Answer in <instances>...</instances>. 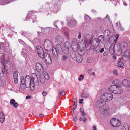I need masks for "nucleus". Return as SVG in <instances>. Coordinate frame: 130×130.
Instances as JSON below:
<instances>
[{
  "instance_id": "obj_1",
  "label": "nucleus",
  "mask_w": 130,
  "mask_h": 130,
  "mask_svg": "<svg viewBox=\"0 0 130 130\" xmlns=\"http://www.w3.org/2000/svg\"><path fill=\"white\" fill-rule=\"evenodd\" d=\"M38 81L37 76L35 73L32 74V76L31 77L28 75H26L24 79L26 87L30 88L31 91H34L35 89V85L37 86L39 84Z\"/></svg>"
},
{
  "instance_id": "obj_2",
  "label": "nucleus",
  "mask_w": 130,
  "mask_h": 130,
  "mask_svg": "<svg viewBox=\"0 0 130 130\" xmlns=\"http://www.w3.org/2000/svg\"><path fill=\"white\" fill-rule=\"evenodd\" d=\"M36 48L39 56L42 59L44 58L47 63H51V59L50 55L46 52H44L42 48L40 46H37Z\"/></svg>"
},
{
  "instance_id": "obj_3",
  "label": "nucleus",
  "mask_w": 130,
  "mask_h": 130,
  "mask_svg": "<svg viewBox=\"0 0 130 130\" xmlns=\"http://www.w3.org/2000/svg\"><path fill=\"white\" fill-rule=\"evenodd\" d=\"M108 90L111 92L115 94H120L123 92L121 87L119 86L112 85L108 88Z\"/></svg>"
},
{
  "instance_id": "obj_4",
  "label": "nucleus",
  "mask_w": 130,
  "mask_h": 130,
  "mask_svg": "<svg viewBox=\"0 0 130 130\" xmlns=\"http://www.w3.org/2000/svg\"><path fill=\"white\" fill-rule=\"evenodd\" d=\"M113 95L112 93L110 92H105L101 95L100 99L105 102H108L112 99Z\"/></svg>"
},
{
  "instance_id": "obj_5",
  "label": "nucleus",
  "mask_w": 130,
  "mask_h": 130,
  "mask_svg": "<svg viewBox=\"0 0 130 130\" xmlns=\"http://www.w3.org/2000/svg\"><path fill=\"white\" fill-rule=\"evenodd\" d=\"M35 67L37 71L42 72L43 69H46L47 68V65L44 62L40 63L37 62L36 64Z\"/></svg>"
},
{
  "instance_id": "obj_6",
  "label": "nucleus",
  "mask_w": 130,
  "mask_h": 130,
  "mask_svg": "<svg viewBox=\"0 0 130 130\" xmlns=\"http://www.w3.org/2000/svg\"><path fill=\"white\" fill-rule=\"evenodd\" d=\"M44 46L45 49L47 51H49L53 49L52 43L49 40H45L44 43Z\"/></svg>"
},
{
  "instance_id": "obj_7",
  "label": "nucleus",
  "mask_w": 130,
  "mask_h": 130,
  "mask_svg": "<svg viewBox=\"0 0 130 130\" xmlns=\"http://www.w3.org/2000/svg\"><path fill=\"white\" fill-rule=\"evenodd\" d=\"M56 47V48L55 47H53L52 50V52L53 56L56 58L57 57L58 53H60L62 50V49L59 45H57Z\"/></svg>"
},
{
  "instance_id": "obj_8",
  "label": "nucleus",
  "mask_w": 130,
  "mask_h": 130,
  "mask_svg": "<svg viewBox=\"0 0 130 130\" xmlns=\"http://www.w3.org/2000/svg\"><path fill=\"white\" fill-rule=\"evenodd\" d=\"M111 125L114 127H117L120 125V122L119 120L116 118L111 119L110 121Z\"/></svg>"
},
{
  "instance_id": "obj_9",
  "label": "nucleus",
  "mask_w": 130,
  "mask_h": 130,
  "mask_svg": "<svg viewBox=\"0 0 130 130\" xmlns=\"http://www.w3.org/2000/svg\"><path fill=\"white\" fill-rule=\"evenodd\" d=\"M71 47L70 44L68 42L65 43V45L62 49V51L65 54H68L69 52V48Z\"/></svg>"
},
{
  "instance_id": "obj_10",
  "label": "nucleus",
  "mask_w": 130,
  "mask_h": 130,
  "mask_svg": "<svg viewBox=\"0 0 130 130\" xmlns=\"http://www.w3.org/2000/svg\"><path fill=\"white\" fill-rule=\"evenodd\" d=\"M97 44L98 45L100 43L102 44H104V38L103 35H101L99 36L98 39L96 40Z\"/></svg>"
},
{
  "instance_id": "obj_11",
  "label": "nucleus",
  "mask_w": 130,
  "mask_h": 130,
  "mask_svg": "<svg viewBox=\"0 0 130 130\" xmlns=\"http://www.w3.org/2000/svg\"><path fill=\"white\" fill-rule=\"evenodd\" d=\"M108 110V107L107 106L104 105L100 108L99 111L102 114H104L106 113Z\"/></svg>"
},
{
  "instance_id": "obj_12",
  "label": "nucleus",
  "mask_w": 130,
  "mask_h": 130,
  "mask_svg": "<svg viewBox=\"0 0 130 130\" xmlns=\"http://www.w3.org/2000/svg\"><path fill=\"white\" fill-rule=\"evenodd\" d=\"M26 87L24 82V79L23 76L21 77V88L22 90H24Z\"/></svg>"
},
{
  "instance_id": "obj_13",
  "label": "nucleus",
  "mask_w": 130,
  "mask_h": 130,
  "mask_svg": "<svg viewBox=\"0 0 130 130\" xmlns=\"http://www.w3.org/2000/svg\"><path fill=\"white\" fill-rule=\"evenodd\" d=\"M4 67L5 69H6V70H9L11 69V66L10 62L7 60H6L4 64Z\"/></svg>"
},
{
  "instance_id": "obj_14",
  "label": "nucleus",
  "mask_w": 130,
  "mask_h": 130,
  "mask_svg": "<svg viewBox=\"0 0 130 130\" xmlns=\"http://www.w3.org/2000/svg\"><path fill=\"white\" fill-rule=\"evenodd\" d=\"M76 23V21L75 20H70L67 23V25L68 26L70 27H73L75 26Z\"/></svg>"
},
{
  "instance_id": "obj_15",
  "label": "nucleus",
  "mask_w": 130,
  "mask_h": 130,
  "mask_svg": "<svg viewBox=\"0 0 130 130\" xmlns=\"http://www.w3.org/2000/svg\"><path fill=\"white\" fill-rule=\"evenodd\" d=\"M120 46L121 51L123 52L126 50L128 47L127 44L125 42L121 44Z\"/></svg>"
},
{
  "instance_id": "obj_16",
  "label": "nucleus",
  "mask_w": 130,
  "mask_h": 130,
  "mask_svg": "<svg viewBox=\"0 0 130 130\" xmlns=\"http://www.w3.org/2000/svg\"><path fill=\"white\" fill-rule=\"evenodd\" d=\"M13 76L14 82L17 84L18 82V73L17 71H15L13 74Z\"/></svg>"
},
{
  "instance_id": "obj_17",
  "label": "nucleus",
  "mask_w": 130,
  "mask_h": 130,
  "mask_svg": "<svg viewBox=\"0 0 130 130\" xmlns=\"http://www.w3.org/2000/svg\"><path fill=\"white\" fill-rule=\"evenodd\" d=\"M72 48H74V46L76 49H77L78 47V41L76 39H74L73 40L72 44Z\"/></svg>"
},
{
  "instance_id": "obj_18",
  "label": "nucleus",
  "mask_w": 130,
  "mask_h": 130,
  "mask_svg": "<svg viewBox=\"0 0 130 130\" xmlns=\"http://www.w3.org/2000/svg\"><path fill=\"white\" fill-rule=\"evenodd\" d=\"M5 116L4 113L2 112H0V122L3 123L5 121Z\"/></svg>"
},
{
  "instance_id": "obj_19",
  "label": "nucleus",
  "mask_w": 130,
  "mask_h": 130,
  "mask_svg": "<svg viewBox=\"0 0 130 130\" xmlns=\"http://www.w3.org/2000/svg\"><path fill=\"white\" fill-rule=\"evenodd\" d=\"M122 83L124 86L127 87L128 88L130 86V83L126 79H124L123 80Z\"/></svg>"
},
{
  "instance_id": "obj_20",
  "label": "nucleus",
  "mask_w": 130,
  "mask_h": 130,
  "mask_svg": "<svg viewBox=\"0 0 130 130\" xmlns=\"http://www.w3.org/2000/svg\"><path fill=\"white\" fill-rule=\"evenodd\" d=\"M10 104L11 105H13L15 108H17L18 106V104L15 100L14 99H11L10 101Z\"/></svg>"
},
{
  "instance_id": "obj_21",
  "label": "nucleus",
  "mask_w": 130,
  "mask_h": 130,
  "mask_svg": "<svg viewBox=\"0 0 130 130\" xmlns=\"http://www.w3.org/2000/svg\"><path fill=\"white\" fill-rule=\"evenodd\" d=\"M54 26L56 28H57V25L58 26L61 25L63 26V23L62 22H59V21H55L54 23Z\"/></svg>"
},
{
  "instance_id": "obj_22",
  "label": "nucleus",
  "mask_w": 130,
  "mask_h": 130,
  "mask_svg": "<svg viewBox=\"0 0 130 130\" xmlns=\"http://www.w3.org/2000/svg\"><path fill=\"white\" fill-rule=\"evenodd\" d=\"M127 52H125L124 55L122 57V59L124 61H127L129 58H130V56L128 57L127 56Z\"/></svg>"
},
{
  "instance_id": "obj_23",
  "label": "nucleus",
  "mask_w": 130,
  "mask_h": 130,
  "mask_svg": "<svg viewBox=\"0 0 130 130\" xmlns=\"http://www.w3.org/2000/svg\"><path fill=\"white\" fill-rule=\"evenodd\" d=\"M89 94L86 92L83 93H82L81 95V97L82 98H88L89 97Z\"/></svg>"
},
{
  "instance_id": "obj_24",
  "label": "nucleus",
  "mask_w": 130,
  "mask_h": 130,
  "mask_svg": "<svg viewBox=\"0 0 130 130\" xmlns=\"http://www.w3.org/2000/svg\"><path fill=\"white\" fill-rule=\"evenodd\" d=\"M104 34L106 36L109 37L111 35V32L110 30H106L105 31Z\"/></svg>"
},
{
  "instance_id": "obj_25",
  "label": "nucleus",
  "mask_w": 130,
  "mask_h": 130,
  "mask_svg": "<svg viewBox=\"0 0 130 130\" xmlns=\"http://www.w3.org/2000/svg\"><path fill=\"white\" fill-rule=\"evenodd\" d=\"M70 56L72 58H74L76 57V53L73 51L70 53Z\"/></svg>"
},
{
  "instance_id": "obj_26",
  "label": "nucleus",
  "mask_w": 130,
  "mask_h": 130,
  "mask_svg": "<svg viewBox=\"0 0 130 130\" xmlns=\"http://www.w3.org/2000/svg\"><path fill=\"white\" fill-rule=\"evenodd\" d=\"M117 66L120 67L121 68H123V66L124 65V63L121 61H119L117 63Z\"/></svg>"
},
{
  "instance_id": "obj_27",
  "label": "nucleus",
  "mask_w": 130,
  "mask_h": 130,
  "mask_svg": "<svg viewBox=\"0 0 130 130\" xmlns=\"http://www.w3.org/2000/svg\"><path fill=\"white\" fill-rule=\"evenodd\" d=\"M45 78L43 76H41L40 78V80L42 84H44L45 82Z\"/></svg>"
},
{
  "instance_id": "obj_28",
  "label": "nucleus",
  "mask_w": 130,
  "mask_h": 130,
  "mask_svg": "<svg viewBox=\"0 0 130 130\" xmlns=\"http://www.w3.org/2000/svg\"><path fill=\"white\" fill-rule=\"evenodd\" d=\"M44 78L46 80H48L49 78V76L48 74L46 72H45L44 76H43Z\"/></svg>"
},
{
  "instance_id": "obj_29",
  "label": "nucleus",
  "mask_w": 130,
  "mask_h": 130,
  "mask_svg": "<svg viewBox=\"0 0 130 130\" xmlns=\"http://www.w3.org/2000/svg\"><path fill=\"white\" fill-rule=\"evenodd\" d=\"M119 82L120 81L119 80L116 79L113 80L112 82V83L114 85H117L119 84L120 83Z\"/></svg>"
},
{
  "instance_id": "obj_30",
  "label": "nucleus",
  "mask_w": 130,
  "mask_h": 130,
  "mask_svg": "<svg viewBox=\"0 0 130 130\" xmlns=\"http://www.w3.org/2000/svg\"><path fill=\"white\" fill-rule=\"evenodd\" d=\"M76 60L78 62L80 63L82 62V59L80 57L78 56L76 58Z\"/></svg>"
},
{
  "instance_id": "obj_31",
  "label": "nucleus",
  "mask_w": 130,
  "mask_h": 130,
  "mask_svg": "<svg viewBox=\"0 0 130 130\" xmlns=\"http://www.w3.org/2000/svg\"><path fill=\"white\" fill-rule=\"evenodd\" d=\"M67 59V56L65 55H63L61 59L63 61H66Z\"/></svg>"
},
{
  "instance_id": "obj_32",
  "label": "nucleus",
  "mask_w": 130,
  "mask_h": 130,
  "mask_svg": "<svg viewBox=\"0 0 130 130\" xmlns=\"http://www.w3.org/2000/svg\"><path fill=\"white\" fill-rule=\"evenodd\" d=\"M59 94L58 96L60 98V96L63 94L65 92L63 90H61L59 91Z\"/></svg>"
},
{
  "instance_id": "obj_33",
  "label": "nucleus",
  "mask_w": 130,
  "mask_h": 130,
  "mask_svg": "<svg viewBox=\"0 0 130 130\" xmlns=\"http://www.w3.org/2000/svg\"><path fill=\"white\" fill-rule=\"evenodd\" d=\"M113 37V38H115V40H114V41L115 42H116L117 40L119 37V35L118 34H117L116 35H113V36H111V37Z\"/></svg>"
},
{
  "instance_id": "obj_34",
  "label": "nucleus",
  "mask_w": 130,
  "mask_h": 130,
  "mask_svg": "<svg viewBox=\"0 0 130 130\" xmlns=\"http://www.w3.org/2000/svg\"><path fill=\"white\" fill-rule=\"evenodd\" d=\"M4 47L3 45L1 44H0V53H2L4 51Z\"/></svg>"
},
{
  "instance_id": "obj_35",
  "label": "nucleus",
  "mask_w": 130,
  "mask_h": 130,
  "mask_svg": "<svg viewBox=\"0 0 130 130\" xmlns=\"http://www.w3.org/2000/svg\"><path fill=\"white\" fill-rule=\"evenodd\" d=\"M85 20H91L90 17L86 14H85Z\"/></svg>"
},
{
  "instance_id": "obj_36",
  "label": "nucleus",
  "mask_w": 130,
  "mask_h": 130,
  "mask_svg": "<svg viewBox=\"0 0 130 130\" xmlns=\"http://www.w3.org/2000/svg\"><path fill=\"white\" fill-rule=\"evenodd\" d=\"M79 78L78 79V80L79 81L82 80L84 78V76L82 74L80 75L79 76Z\"/></svg>"
},
{
  "instance_id": "obj_37",
  "label": "nucleus",
  "mask_w": 130,
  "mask_h": 130,
  "mask_svg": "<svg viewBox=\"0 0 130 130\" xmlns=\"http://www.w3.org/2000/svg\"><path fill=\"white\" fill-rule=\"evenodd\" d=\"M118 24H119V27H120V28L121 29V30L122 31L124 30V29L123 27H121V26L120 25V22H118L116 23V25L117 26H118Z\"/></svg>"
},
{
  "instance_id": "obj_38",
  "label": "nucleus",
  "mask_w": 130,
  "mask_h": 130,
  "mask_svg": "<svg viewBox=\"0 0 130 130\" xmlns=\"http://www.w3.org/2000/svg\"><path fill=\"white\" fill-rule=\"evenodd\" d=\"M56 39L58 41H60L62 39V38L61 36H58L56 37Z\"/></svg>"
},
{
  "instance_id": "obj_39",
  "label": "nucleus",
  "mask_w": 130,
  "mask_h": 130,
  "mask_svg": "<svg viewBox=\"0 0 130 130\" xmlns=\"http://www.w3.org/2000/svg\"><path fill=\"white\" fill-rule=\"evenodd\" d=\"M93 60V59L91 58H89L88 59L87 62L88 63H90Z\"/></svg>"
},
{
  "instance_id": "obj_40",
  "label": "nucleus",
  "mask_w": 130,
  "mask_h": 130,
  "mask_svg": "<svg viewBox=\"0 0 130 130\" xmlns=\"http://www.w3.org/2000/svg\"><path fill=\"white\" fill-rule=\"evenodd\" d=\"M6 69H5V68H2V74H4L5 73V71L6 70Z\"/></svg>"
},
{
  "instance_id": "obj_41",
  "label": "nucleus",
  "mask_w": 130,
  "mask_h": 130,
  "mask_svg": "<svg viewBox=\"0 0 130 130\" xmlns=\"http://www.w3.org/2000/svg\"><path fill=\"white\" fill-rule=\"evenodd\" d=\"M125 52H127V56L128 57H129L130 56V51L129 50H127L126 51H125Z\"/></svg>"
},
{
  "instance_id": "obj_42",
  "label": "nucleus",
  "mask_w": 130,
  "mask_h": 130,
  "mask_svg": "<svg viewBox=\"0 0 130 130\" xmlns=\"http://www.w3.org/2000/svg\"><path fill=\"white\" fill-rule=\"evenodd\" d=\"M128 128L127 127H123L121 128V130H127Z\"/></svg>"
},
{
  "instance_id": "obj_43",
  "label": "nucleus",
  "mask_w": 130,
  "mask_h": 130,
  "mask_svg": "<svg viewBox=\"0 0 130 130\" xmlns=\"http://www.w3.org/2000/svg\"><path fill=\"white\" fill-rule=\"evenodd\" d=\"M113 73L115 75H117L118 74V72L117 70H114L113 72Z\"/></svg>"
},
{
  "instance_id": "obj_44",
  "label": "nucleus",
  "mask_w": 130,
  "mask_h": 130,
  "mask_svg": "<svg viewBox=\"0 0 130 130\" xmlns=\"http://www.w3.org/2000/svg\"><path fill=\"white\" fill-rule=\"evenodd\" d=\"M76 107V104H74L73 106V109H75Z\"/></svg>"
},
{
  "instance_id": "obj_45",
  "label": "nucleus",
  "mask_w": 130,
  "mask_h": 130,
  "mask_svg": "<svg viewBox=\"0 0 130 130\" xmlns=\"http://www.w3.org/2000/svg\"><path fill=\"white\" fill-rule=\"evenodd\" d=\"M42 94L43 96H45L46 95V92L45 91H43L42 93Z\"/></svg>"
},
{
  "instance_id": "obj_46",
  "label": "nucleus",
  "mask_w": 130,
  "mask_h": 130,
  "mask_svg": "<svg viewBox=\"0 0 130 130\" xmlns=\"http://www.w3.org/2000/svg\"><path fill=\"white\" fill-rule=\"evenodd\" d=\"M19 42L22 44H23L24 42L21 39L19 40Z\"/></svg>"
},
{
  "instance_id": "obj_47",
  "label": "nucleus",
  "mask_w": 130,
  "mask_h": 130,
  "mask_svg": "<svg viewBox=\"0 0 130 130\" xmlns=\"http://www.w3.org/2000/svg\"><path fill=\"white\" fill-rule=\"evenodd\" d=\"M81 35L80 33L79 35L78 36L77 38L79 39H81Z\"/></svg>"
},
{
  "instance_id": "obj_48",
  "label": "nucleus",
  "mask_w": 130,
  "mask_h": 130,
  "mask_svg": "<svg viewBox=\"0 0 130 130\" xmlns=\"http://www.w3.org/2000/svg\"><path fill=\"white\" fill-rule=\"evenodd\" d=\"M104 48H102L101 50L99 52L101 53H102L104 51Z\"/></svg>"
},
{
  "instance_id": "obj_49",
  "label": "nucleus",
  "mask_w": 130,
  "mask_h": 130,
  "mask_svg": "<svg viewBox=\"0 0 130 130\" xmlns=\"http://www.w3.org/2000/svg\"><path fill=\"white\" fill-rule=\"evenodd\" d=\"M25 50V49H23V51L21 52V54L22 55H23V56H24V55L23 53H24V51Z\"/></svg>"
},
{
  "instance_id": "obj_50",
  "label": "nucleus",
  "mask_w": 130,
  "mask_h": 130,
  "mask_svg": "<svg viewBox=\"0 0 130 130\" xmlns=\"http://www.w3.org/2000/svg\"><path fill=\"white\" fill-rule=\"evenodd\" d=\"M102 60L103 62H105L107 61V59L105 58H103V59Z\"/></svg>"
},
{
  "instance_id": "obj_51",
  "label": "nucleus",
  "mask_w": 130,
  "mask_h": 130,
  "mask_svg": "<svg viewBox=\"0 0 130 130\" xmlns=\"http://www.w3.org/2000/svg\"><path fill=\"white\" fill-rule=\"evenodd\" d=\"M77 102V99L76 98H75L74 99V104H76Z\"/></svg>"
},
{
  "instance_id": "obj_52",
  "label": "nucleus",
  "mask_w": 130,
  "mask_h": 130,
  "mask_svg": "<svg viewBox=\"0 0 130 130\" xmlns=\"http://www.w3.org/2000/svg\"><path fill=\"white\" fill-rule=\"evenodd\" d=\"M92 128L94 130H97L96 128V126L94 125L93 126Z\"/></svg>"
},
{
  "instance_id": "obj_53",
  "label": "nucleus",
  "mask_w": 130,
  "mask_h": 130,
  "mask_svg": "<svg viewBox=\"0 0 130 130\" xmlns=\"http://www.w3.org/2000/svg\"><path fill=\"white\" fill-rule=\"evenodd\" d=\"M77 116H75V117H74L73 118V121L75 122L76 120V119H77Z\"/></svg>"
},
{
  "instance_id": "obj_54",
  "label": "nucleus",
  "mask_w": 130,
  "mask_h": 130,
  "mask_svg": "<svg viewBox=\"0 0 130 130\" xmlns=\"http://www.w3.org/2000/svg\"><path fill=\"white\" fill-rule=\"evenodd\" d=\"M86 118L84 117L83 118V122H85L86 120Z\"/></svg>"
},
{
  "instance_id": "obj_55",
  "label": "nucleus",
  "mask_w": 130,
  "mask_h": 130,
  "mask_svg": "<svg viewBox=\"0 0 130 130\" xmlns=\"http://www.w3.org/2000/svg\"><path fill=\"white\" fill-rule=\"evenodd\" d=\"M83 101V100L82 99H81L79 100V103H82V102Z\"/></svg>"
},
{
  "instance_id": "obj_56",
  "label": "nucleus",
  "mask_w": 130,
  "mask_h": 130,
  "mask_svg": "<svg viewBox=\"0 0 130 130\" xmlns=\"http://www.w3.org/2000/svg\"><path fill=\"white\" fill-rule=\"evenodd\" d=\"M103 55L105 56H106L107 55V54L106 52H104L103 53Z\"/></svg>"
},
{
  "instance_id": "obj_57",
  "label": "nucleus",
  "mask_w": 130,
  "mask_h": 130,
  "mask_svg": "<svg viewBox=\"0 0 130 130\" xmlns=\"http://www.w3.org/2000/svg\"><path fill=\"white\" fill-rule=\"evenodd\" d=\"M82 114L83 115V116H85V115L86 114L85 112L84 111L82 112H81Z\"/></svg>"
},
{
  "instance_id": "obj_58",
  "label": "nucleus",
  "mask_w": 130,
  "mask_h": 130,
  "mask_svg": "<svg viewBox=\"0 0 130 130\" xmlns=\"http://www.w3.org/2000/svg\"><path fill=\"white\" fill-rule=\"evenodd\" d=\"M80 112L81 113L84 111V110L83 108H81L80 110Z\"/></svg>"
},
{
  "instance_id": "obj_59",
  "label": "nucleus",
  "mask_w": 130,
  "mask_h": 130,
  "mask_svg": "<svg viewBox=\"0 0 130 130\" xmlns=\"http://www.w3.org/2000/svg\"><path fill=\"white\" fill-rule=\"evenodd\" d=\"M44 116L43 114H40L39 115V116L41 117H42Z\"/></svg>"
},
{
  "instance_id": "obj_60",
  "label": "nucleus",
  "mask_w": 130,
  "mask_h": 130,
  "mask_svg": "<svg viewBox=\"0 0 130 130\" xmlns=\"http://www.w3.org/2000/svg\"><path fill=\"white\" fill-rule=\"evenodd\" d=\"M26 99H28L29 98H30V96H26Z\"/></svg>"
},
{
  "instance_id": "obj_61",
  "label": "nucleus",
  "mask_w": 130,
  "mask_h": 130,
  "mask_svg": "<svg viewBox=\"0 0 130 130\" xmlns=\"http://www.w3.org/2000/svg\"><path fill=\"white\" fill-rule=\"evenodd\" d=\"M5 4V3H4V2H3V3H1V4L2 5H4V4Z\"/></svg>"
},
{
  "instance_id": "obj_62",
  "label": "nucleus",
  "mask_w": 130,
  "mask_h": 130,
  "mask_svg": "<svg viewBox=\"0 0 130 130\" xmlns=\"http://www.w3.org/2000/svg\"><path fill=\"white\" fill-rule=\"evenodd\" d=\"M79 120L80 121H82V118L81 117H80V118H79Z\"/></svg>"
},
{
  "instance_id": "obj_63",
  "label": "nucleus",
  "mask_w": 130,
  "mask_h": 130,
  "mask_svg": "<svg viewBox=\"0 0 130 130\" xmlns=\"http://www.w3.org/2000/svg\"><path fill=\"white\" fill-rule=\"evenodd\" d=\"M92 74H93V75H95V73L94 72H92L91 73Z\"/></svg>"
},
{
  "instance_id": "obj_64",
  "label": "nucleus",
  "mask_w": 130,
  "mask_h": 130,
  "mask_svg": "<svg viewBox=\"0 0 130 130\" xmlns=\"http://www.w3.org/2000/svg\"><path fill=\"white\" fill-rule=\"evenodd\" d=\"M128 89L130 91V86L129 87V88H128Z\"/></svg>"
}]
</instances>
